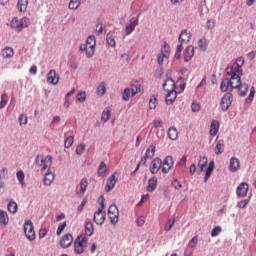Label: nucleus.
Masks as SVG:
<instances>
[{"label":"nucleus","instance_id":"obj_1","mask_svg":"<svg viewBox=\"0 0 256 256\" xmlns=\"http://www.w3.org/2000/svg\"><path fill=\"white\" fill-rule=\"evenodd\" d=\"M243 65H245V59L240 57L231 67L226 68V76L229 78H226L221 82L220 89L223 93H227L229 87L230 89H237L239 85H241Z\"/></svg>","mask_w":256,"mask_h":256},{"label":"nucleus","instance_id":"obj_2","mask_svg":"<svg viewBox=\"0 0 256 256\" xmlns=\"http://www.w3.org/2000/svg\"><path fill=\"white\" fill-rule=\"evenodd\" d=\"M100 207L94 213L93 221L96 225H103L105 223V197L100 196L98 199Z\"/></svg>","mask_w":256,"mask_h":256},{"label":"nucleus","instance_id":"obj_3","mask_svg":"<svg viewBox=\"0 0 256 256\" xmlns=\"http://www.w3.org/2000/svg\"><path fill=\"white\" fill-rule=\"evenodd\" d=\"M96 44L97 42L95 40V36H89L86 40V43L80 46V51H86V56L91 58L93 55H95Z\"/></svg>","mask_w":256,"mask_h":256},{"label":"nucleus","instance_id":"obj_4","mask_svg":"<svg viewBox=\"0 0 256 256\" xmlns=\"http://www.w3.org/2000/svg\"><path fill=\"white\" fill-rule=\"evenodd\" d=\"M88 242L89 239H87V237L83 235L78 236L74 242V252L77 255H82V253H85V249H87Z\"/></svg>","mask_w":256,"mask_h":256},{"label":"nucleus","instance_id":"obj_5","mask_svg":"<svg viewBox=\"0 0 256 256\" xmlns=\"http://www.w3.org/2000/svg\"><path fill=\"white\" fill-rule=\"evenodd\" d=\"M36 165L41 167V173H45V171H49L51 169V165H53V158L51 156H37L36 157Z\"/></svg>","mask_w":256,"mask_h":256},{"label":"nucleus","instance_id":"obj_6","mask_svg":"<svg viewBox=\"0 0 256 256\" xmlns=\"http://www.w3.org/2000/svg\"><path fill=\"white\" fill-rule=\"evenodd\" d=\"M12 29H16V31H23L26 27H29V18L23 17L22 19L18 20L16 18L12 19L11 21Z\"/></svg>","mask_w":256,"mask_h":256},{"label":"nucleus","instance_id":"obj_7","mask_svg":"<svg viewBox=\"0 0 256 256\" xmlns=\"http://www.w3.org/2000/svg\"><path fill=\"white\" fill-rule=\"evenodd\" d=\"M24 233L26 236V239H28V241H35V228L33 226V222L31 220H27L24 223Z\"/></svg>","mask_w":256,"mask_h":256},{"label":"nucleus","instance_id":"obj_8","mask_svg":"<svg viewBox=\"0 0 256 256\" xmlns=\"http://www.w3.org/2000/svg\"><path fill=\"white\" fill-rule=\"evenodd\" d=\"M179 90H172V91H167L166 95V105H173V102L177 99V93H181L182 91H185V84L181 83L179 85Z\"/></svg>","mask_w":256,"mask_h":256},{"label":"nucleus","instance_id":"obj_9","mask_svg":"<svg viewBox=\"0 0 256 256\" xmlns=\"http://www.w3.org/2000/svg\"><path fill=\"white\" fill-rule=\"evenodd\" d=\"M108 217L112 225H117V223H119V208H117V205H110L108 208Z\"/></svg>","mask_w":256,"mask_h":256},{"label":"nucleus","instance_id":"obj_10","mask_svg":"<svg viewBox=\"0 0 256 256\" xmlns=\"http://www.w3.org/2000/svg\"><path fill=\"white\" fill-rule=\"evenodd\" d=\"M170 54H171V48H170L169 44H167V42H164L163 46L161 48V52L157 58L158 64L163 65L164 59L169 57Z\"/></svg>","mask_w":256,"mask_h":256},{"label":"nucleus","instance_id":"obj_11","mask_svg":"<svg viewBox=\"0 0 256 256\" xmlns=\"http://www.w3.org/2000/svg\"><path fill=\"white\" fill-rule=\"evenodd\" d=\"M233 103V94L231 92L226 93L220 102V107L222 111H227L231 104Z\"/></svg>","mask_w":256,"mask_h":256},{"label":"nucleus","instance_id":"obj_12","mask_svg":"<svg viewBox=\"0 0 256 256\" xmlns=\"http://www.w3.org/2000/svg\"><path fill=\"white\" fill-rule=\"evenodd\" d=\"M163 165V160L161 158L157 157L154 158L149 166V171L152 173V175H157L158 171L161 170V167Z\"/></svg>","mask_w":256,"mask_h":256},{"label":"nucleus","instance_id":"obj_13","mask_svg":"<svg viewBox=\"0 0 256 256\" xmlns=\"http://www.w3.org/2000/svg\"><path fill=\"white\" fill-rule=\"evenodd\" d=\"M179 85V80L175 83L174 79L167 78L165 82L163 83V89L164 91H179V88L177 87Z\"/></svg>","mask_w":256,"mask_h":256},{"label":"nucleus","instance_id":"obj_14","mask_svg":"<svg viewBox=\"0 0 256 256\" xmlns=\"http://www.w3.org/2000/svg\"><path fill=\"white\" fill-rule=\"evenodd\" d=\"M173 168V157L167 156L162 162V173L167 175Z\"/></svg>","mask_w":256,"mask_h":256},{"label":"nucleus","instance_id":"obj_15","mask_svg":"<svg viewBox=\"0 0 256 256\" xmlns=\"http://www.w3.org/2000/svg\"><path fill=\"white\" fill-rule=\"evenodd\" d=\"M139 25V18L133 17L129 20V24L126 25L125 31L126 35H131L135 31V27Z\"/></svg>","mask_w":256,"mask_h":256},{"label":"nucleus","instance_id":"obj_16","mask_svg":"<svg viewBox=\"0 0 256 256\" xmlns=\"http://www.w3.org/2000/svg\"><path fill=\"white\" fill-rule=\"evenodd\" d=\"M72 244H73V235L71 234L64 235L60 241V245L62 249H67V247H71Z\"/></svg>","mask_w":256,"mask_h":256},{"label":"nucleus","instance_id":"obj_17","mask_svg":"<svg viewBox=\"0 0 256 256\" xmlns=\"http://www.w3.org/2000/svg\"><path fill=\"white\" fill-rule=\"evenodd\" d=\"M249 191V184L242 182L236 189V195L238 197H245Z\"/></svg>","mask_w":256,"mask_h":256},{"label":"nucleus","instance_id":"obj_18","mask_svg":"<svg viewBox=\"0 0 256 256\" xmlns=\"http://www.w3.org/2000/svg\"><path fill=\"white\" fill-rule=\"evenodd\" d=\"M117 183V177H115V174H112L111 176H109L106 186H105V191L107 193H109V191H113V189L115 188V185Z\"/></svg>","mask_w":256,"mask_h":256},{"label":"nucleus","instance_id":"obj_19","mask_svg":"<svg viewBox=\"0 0 256 256\" xmlns=\"http://www.w3.org/2000/svg\"><path fill=\"white\" fill-rule=\"evenodd\" d=\"M47 82L50 85H57L59 83V76H57V72L55 70H50L47 75Z\"/></svg>","mask_w":256,"mask_h":256},{"label":"nucleus","instance_id":"obj_20","mask_svg":"<svg viewBox=\"0 0 256 256\" xmlns=\"http://www.w3.org/2000/svg\"><path fill=\"white\" fill-rule=\"evenodd\" d=\"M191 39V32H188L187 30H182V32L179 35L178 41L179 43H189Z\"/></svg>","mask_w":256,"mask_h":256},{"label":"nucleus","instance_id":"obj_21","mask_svg":"<svg viewBox=\"0 0 256 256\" xmlns=\"http://www.w3.org/2000/svg\"><path fill=\"white\" fill-rule=\"evenodd\" d=\"M193 55H195V48L193 47V45H190L186 48L185 57H184L185 63H189V61L193 59Z\"/></svg>","mask_w":256,"mask_h":256},{"label":"nucleus","instance_id":"obj_22","mask_svg":"<svg viewBox=\"0 0 256 256\" xmlns=\"http://www.w3.org/2000/svg\"><path fill=\"white\" fill-rule=\"evenodd\" d=\"M209 133H210L211 137H215V135H217V133H219V121H217V120L211 121Z\"/></svg>","mask_w":256,"mask_h":256},{"label":"nucleus","instance_id":"obj_23","mask_svg":"<svg viewBox=\"0 0 256 256\" xmlns=\"http://www.w3.org/2000/svg\"><path fill=\"white\" fill-rule=\"evenodd\" d=\"M155 189H157V177H152L148 180L146 191H148V193H153Z\"/></svg>","mask_w":256,"mask_h":256},{"label":"nucleus","instance_id":"obj_24","mask_svg":"<svg viewBox=\"0 0 256 256\" xmlns=\"http://www.w3.org/2000/svg\"><path fill=\"white\" fill-rule=\"evenodd\" d=\"M239 167H240V163H239V159L233 157L230 159V165H229V170L232 173H235L236 171H239Z\"/></svg>","mask_w":256,"mask_h":256},{"label":"nucleus","instance_id":"obj_25","mask_svg":"<svg viewBox=\"0 0 256 256\" xmlns=\"http://www.w3.org/2000/svg\"><path fill=\"white\" fill-rule=\"evenodd\" d=\"M13 55H15V51L9 46L5 47L2 50V56L4 57V59H11Z\"/></svg>","mask_w":256,"mask_h":256},{"label":"nucleus","instance_id":"obj_26","mask_svg":"<svg viewBox=\"0 0 256 256\" xmlns=\"http://www.w3.org/2000/svg\"><path fill=\"white\" fill-rule=\"evenodd\" d=\"M237 89L238 95H240V97H245V95H247V91H249V86L247 84H242L240 78V85L237 87Z\"/></svg>","mask_w":256,"mask_h":256},{"label":"nucleus","instance_id":"obj_27","mask_svg":"<svg viewBox=\"0 0 256 256\" xmlns=\"http://www.w3.org/2000/svg\"><path fill=\"white\" fill-rule=\"evenodd\" d=\"M168 137L171 139V141H177V138L179 137V132L177 131V128L170 127L168 129Z\"/></svg>","mask_w":256,"mask_h":256},{"label":"nucleus","instance_id":"obj_28","mask_svg":"<svg viewBox=\"0 0 256 256\" xmlns=\"http://www.w3.org/2000/svg\"><path fill=\"white\" fill-rule=\"evenodd\" d=\"M29 5V0H18L17 8L20 13H25L27 11V6Z\"/></svg>","mask_w":256,"mask_h":256},{"label":"nucleus","instance_id":"obj_29","mask_svg":"<svg viewBox=\"0 0 256 256\" xmlns=\"http://www.w3.org/2000/svg\"><path fill=\"white\" fill-rule=\"evenodd\" d=\"M53 181H55V174H53L52 172H47L43 179L44 185H51Z\"/></svg>","mask_w":256,"mask_h":256},{"label":"nucleus","instance_id":"obj_30","mask_svg":"<svg viewBox=\"0 0 256 256\" xmlns=\"http://www.w3.org/2000/svg\"><path fill=\"white\" fill-rule=\"evenodd\" d=\"M224 151H225V143H223V140H219L216 143L214 152L216 155H221V153H223Z\"/></svg>","mask_w":256,"mask_h":256},{"label":"nucleus","instance_id":"obj_31","mask_svg":"<svg viewBox=\"0 0 256 256\" xmlns=\"http://www.w3.org/2000/svg\"><path fill=\"white\" fill-rule=\"evenodd\" d=\"M129 89L131 97H135L137 93H141L143 88L140 86V84H132Z\"/></svg>","mask_w":256,"mask_h":256},{"label":"nucleus","instance_id":"obj_32","mask_svg":"<svg viewBox=\"0 0 256 256\" xmlns=\"http://www.w3.org/2000/svg\"><path fill=\"white\" fill-rule=\"evenodd\" d=\"M89 186V182H87V178H83L80 182V191L78 194L83 196L85 191H87V187Z\"/></svg>","mask_w":256,"mask_h":256},{"label":"nucleus","instance_id":"obj_33","mask_svg":"<svg viewBox=\"0 0 256 256\" xmlns=\"http://www.w3.org/2000/svg\"><path fill=\"white\" fill-rule=\"evenodd\" d=\"M106 92L107 85L105 84V82H101L97 88V95H99V97H103V95H105Z\"/></svg>","mask_w":256,"mask_h":256},{"label":"nucleus","instance_id":"obj_34","mask_svg":"<svg viewBox=\"0 0 256 256\" xmlns=\"http://www.w3.org/2000/svg\"><path fill=\"white\" fill-rule=\"evenodd\" d=\"M93 231H94L93 223L91 221L86 222L85 223V234L88 237H91V235H93Z\"/></svg>","mask_w":256,"mask_h":256},{"label":"nucleus","instance_id":"obj_35","mask_svg":"<svg viewBox=\"0 0 256 256\" xmlns=\"http://www.w3.org/2000/svg\"><path fill=\"white\" fill-rule=\"evenodd\" d=\"M155 151V145H150L145 152V156L148 157V159H153V157H155Z\"/></svg>","mask_w":256,"mask_h":256},{"label":"nucleus","instance_id":"obj_36","mask_svg":"<svg viewBox=\"0 0 256 256\" xmlns=\"http://www.w3.org/2000/svg\"><path fill=\"white\" fill-rule=\"evenodd\" d=\"M0 223L2 225H7L9 223V215L3 210H0Z\"/></svg>","mask_w":256,"mask_h":256},{"label":"nucleus","instance_id":"obj_37","mask_svg":"<svg viewBox=\"0 0 256 256\" xmlns=\"http://www.w3.org/2000/svg\"><path fill=\"white\" fill-rule=\"evenodd\" d=\"M97 173H98V177H103V175L107 173V164H105V162L100 163Z\"/></svg>","mask_w":256,"mask_h":256},{"label":"nucleus","instance_id":"obj_38","mask_svg":"<svg viewBox=\"0 0 256 256\" xmlns=\"http://www.w3.org/2000/svg\"><path fill=\"white\" fill-rule=\"evenodd\" d=\"M109 119H111V110H109V108H106L102 112L101 121H103L104 123H107V121H109Z\"/></svg>","mask_w":256,"mask_h":256},{"label":"nucleus","instance_id":"obj_39","mask_svg":"<svg viewBox=\"0 0 256 256\" xmlns=\"http://www.w3.org/2000/svg\"><path fill=\"white\" fill-rule=\"evenodd\" d=\"M7 209L9 213H16L17 210L19 209V206L17 205V202L12 201L8 204Z\"/></svg>","mask_w":256,"mask_h":256},{"label":"nucleus","instance_id":"obj_40","mask_svg":"<svg viewBox=\"0 0 256 256\" xmlns=\"http://www.w3.org/2000/svg\"><path fill=\"white\" fill-rule=\"evenodd\" d=\"M207 157L203 156L200 158L199 162H198V167L200 169V171H203V169H205V167H207Z\"/></svg>","mask_w":256,"mask_h":256},{"label":"nucleus","instance_id":"obj_41","mask_svg":"<svg viewBox=\"0 0 256 256\" xmlns=\"http://www.w3.org/2000/svg\"><path fill=\"white\" fill-rule=\"evenodd\" d=\"M81 5V0H70L69 3V9H79V6Z\"/></svg>","mask_w":256,"mask_h":256},{"label":"nucleus","instance_id":"obj_42","mask_svg":"<svg viewBox=\"0 0 256 256\" xmlns=\"http://www.w3.org/2000/svg\"><path fill=\"white\" fill-rule=\"evenodd\" d=\"M16 177L20 184L25 185V173L22 170L17 172Z\"/></svg>","mask_w":256,"mask_h":256},{"label":"nucleus","instance_id":"obj_43","mask_svg":"<svg viewBox=\"0 0 256 256\" xmlns=\"http://www.w3.org/2000/svg\"><path fill=\"white\" fill-rule=\"evenodd\" d=\"M130 98H131V89L130 88L124 89V92L122 94L123 101H129Z\"/></svg>","mask_w":256,"mask_h":256},{"label":"nucleus","instance_id":"obj_44","mask_svg":"<svg viewBox=\"0 0 256 256\" xmlns=\"http://www.w3.org/2000/svg\"><path fill=\"white\" fill-rule=\"evenodd\" d=\"M7 101H9L7 94H2L1 101H0V109H5V106L7 105Z\"/></svg>","mask_w":256,"mask_h":256},{"label":"nucleus","instance_id":"obj_45","mask_svg":"<svg viewBox=\"0 0 256 256\" xmlns=\"http://www.w3.org/2000/svg\"><path fill=\"white\" fill-rule=\"evenodd\" d=\"M198 47L201 51H205L207 49V40L205 38L200 39L198 41Z\"/></svg>","mask_w":256,"mask_h":256},{"label":"nucleus","instance_id":"obj_46","mask_svg":"<svg viewBox=\"0 0 256 256\" xmlns=\"http://www.w3.org/2000/svg\"><path fill=\"white\" fill-rule=\"evenodd\" d=\"M74 140L75 138L73 136L68 137L64 142V147L69 149L73 145Z\"/></svg>","mask_w":256,"mask_h":256},{"label":"nucleus","instance_id":"obj_47","mask_svg":"<svg viewBox=\"0 0 256 256\" xmlns=\"http://www.w3.org/2000/svg\"><path fill=\"white\" fill-rule=\"evenodd\" d=\"M157 107V97L151 96L149 100V109H155Z\"/></svg>","mask_w":256,"mask_h":256},{"label":"nucleus","instance_id":"obj_48","mask_svg":"<svg viewBox=\"0 0 256 256\" xmlns=\"http://www.w3.org/2000/svg\"><path fill=\"white\" fill-rule=\"evenodd\" d=\"M147 159H150L149 157H147L146 155H144L142 158H141V161L138 163V165H137V167H136V169H135V173H136V171H139V167H141V163L143 164V165H147Z\"/></svg>","mask_w":256,"mask_h":256},{"label":"nucleus","instance_id":"obj_49","mask_svg":"<svg viewBox=\"0 0 256 256\" xmlns=\"http://www.w3.org/2000/svg\"><path fill=\"white\" fill-rule=\"evenodd\" d=\"M173 225H175V220H168L164 227L165 231H171V229H173Z\"/></svg>","mask_w":256,"mask_h":256},{"label":"nucleus","instance_id":"obj_50","mask_svg":"<svg viewBox=\"0 0 256 256\" xmlns=\"http://www.w3.org/2000/svg\"><path fill=\"white\" fill-rule=\"evenodd\" d=\"M78 101H79V103H85V101H86V99H87V93H85V92H80L79 94H78Z\"/></svg>","mask_w":256,"mask_h":256},{"label":"nucleus","instance_id":"obj_51","mask_svg":"<svg viewBox=\"0 0 256 256\" xmlns=\"http://www.w3.org/2000/svg\"><path fill=\"white\" fill-rule=\"evenodd\" d=\"M106 41H107L108 45H110V47H115L116 42H115V38H113V36L107 35Z\"/></svg>","mask_w":256,"mask_h":256},{"label":"nucleus","instance_id":"obj_52","mask_svg":"<svg viewBox=\"0 0 256 256\" xmlns=\"http://www.w3.org/2000/svg\"><path fill=\"white\" fill-rule=\"evenodd\" d=\"M191 109L193 113H197L198 111H201V105L197 102H193L191 105Z\"/></svg>","mask_w":256,"mask_h":256},{"label":"nucleus","instance_id":"obj_53","mask_svg":"<svg viewBox=\"0 0 256 256\" xmlns=\"http://www.w3.org/2000/svg\"><path fill=\"white\" fill-rule=\"evenodd\" d=\"M65 227H67V223L63 222L62 224H60L57 228V235H61V233H63V231H65Z\"/></svg>","mask_w":256,"mask_h":256},{"label":"nucleus","instance_id":"obj_54","mask_svg":"<svg viewBox=\"0 0 256 256\" xmlns=\"http://www.w3.org/2000/svg\"><path fill=\"white\" fill-rule=\"evenodd\" d=\"M85 151V144H79L76 147V154L83 155V152Z\"/></svg>","mask_w":256,"mask_h":256},{"label":"nucleus","instance_id":"obj_55","mask_svg":"<svg viewBox=\"0 0 256 256\" xmlns=\"http://www.w3.org/2000/svg\"><path fill=\"white\" fill-rule=\"evenodd\" d=\"M219 233H221V227L220 226H216L211 231V237H217V235H219Z\"/></svg>","mask_w":256,"mask_h":256},{"label":"nucleus","instance_id":"obj_56","mask_svg":"<svg viewBox=\"0 0 256 256\" xmlns=\"http://www.w3.org/2000/svg\"><path fill=\"white\" fill-rule=\"evenodd\" d=\"M20 125H27V115L21 114L18 118Z\"/></svg>","mask_w":256,"mask_h":256},{"label":"nucleus","instance_id":"obj_57","mask_svg":"<svg viewBox=\"0 0 256 256\" xmlns=\"http://www.w3.org/2000/svg\"><path fill=\"white\" fill-rule=\"evenodd\" d=\"M172 187H174V189L179 191V189H181L183 187V185L181 184V182H179V180H174L172 182Z\"/></svg>","mask_w":256,"mask_h":256},{"label":"nucleus","instance_id":"obj_58","mask_svg":"<svg viewBox=\"0 0 256 256\" xmlns=\"http://www.w3.org/2000/svg\"><path fill=\"white\" fill-rule=\"evenodd\" d=\"M253 99H255V87H252L250 89V93L249 96L247 97V101H253Z\"/></svg>","mask_w":256,"mask_h":256},{"label":"nucleus","instance_id":"obj_59","mask_svg":"<svg viewBox=\"0 0 256 256\" xmlns=\"http://www.w3.org/2000/svg\"><path fill=\"white\" fill-rule=\"evenodd\" d=\"M247 205H249V200H241L239 203H238V207L240 209H245L247 207Z\"/></svg>","mask_w":256,"mask_h":256},{"label":"nucleus","instance_id":"obj_60","mask_svg":"<svg viewBox=\"0 0 256 256\" xmlns=\"http://www.w3.org/2000/svg\"><path fill=\"white\" fill-rule=\"evenodd\" d=\"M213 173V170H211V168H207L206 170V174L204 177V182L207 183V181H209V178L211 177V174Z\"/></svg>","mask_w":256,"mask_h":256},{"label":"nucleus","instance_id":"obj_61","mask_svg":"<svg viewBox=\"0 0 256 256\" xmlns=\"http://www.w3.org/2000/svg\"><path fill=\"white\" fill-rule=\"evenodd\" d=\"M206 28L207 29H215V20H208L206 23Z\"/></svg>","mask_w":256,"mask_h":256},{"label":"nucleus","instance_id":"obj_62","mask_svg":"<svg viewBox=\"0 0 256 256\" xmlns=\"http://www.w3.org/2000/svg\"><path fill=\"white\" fill-rule=\"evenodd\" d=\"M138 227H143V225H145V217L140 216L137 221H136Z\"/></svg>","mask_w":256,"mask_h":256},{"label":"nucleus","instance_id":"obj_63","mask_svg":"<svg viewBox=\"0 0 256 256\" xmlns=\"http://www.w3.org/2000/svg\"><path fill=\"white\" fill-rule=\"evenodd\" d=\"M5 177H7V168H3L0 171V179H5Z\"/></svg>","mask_w":256,"mask_h":256},{"label":"nucleus","instance_id":"obj_64","mask_svg":"<svg viewBox=\"0 0 256 256\" xmlns=\"http://www.w3.org/2000/svg\"><path fill=\"white\" fill-rule=\"evenodd\" d=\"M197 245V237H193L190 242H189V246L190 247H195Z\"/></svg>","mask_w":256,"mask_h":256}]
</instances>
